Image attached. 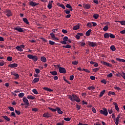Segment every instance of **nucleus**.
<instances>
[{"instance_id": "nucleus-27", "label": "nucleus", "mask_w": 125, "mask_h": 125, "mask_svg": "<svg viewBox=\"0 0 125 125\" xmlns=\"http://www.w3.org/2000/svg\"><path fill=\"white\" fill-rule=\"evenodd\" d=\"M115 22H118V23H120L121 25H123V26H125V21H116Z\"/></svg>"}, {"instance_id": "nucleus-57", "label": "nucleus", "mask_w": 125, "mask_h": 125, "mask_svg": "<svg viewBox=\"0 0 125 125\" xmlns=\"http://www.w3.org/2000/svg\"><path fill=\"white\" fill-rule=\"evenodd\" d=\"M92 112L96 114V109H95V108L94 107H92Z\"/></svg>"}, {"instance_id": "nucleus-6", "label": "nucleus", "mask_w": 125, "mask_h": 125, "mask_svg": "<svg viewBox=\"0 0 125 125\" xmlns=\"http://www.w3.org/2000/svg\"><path fill=\"white\" fill-rule=\"evenodd\" d=\"M29 4L30 6H32V7H34V6H37V5H39L40 3H37L36 2H34L33 1H30L29 2Z\"/></svg>"}, {"instance_id": "nucleus-33", "label": "nucleus", "mask_w": 125, "mask_h": 125, "mask_svg": "<svg viewBox=\"0 0 125 125\" xmlns=\"http://www.w3.org/2000/svg\"><path fill=\"white\" fill-rule=\"evenodd\" d=\"M79 29H80V25H76L73 28V30H79Z\"/></svg>"}, {"instance_id": "nucleus-3", "label": "nucleus", "mask_w": 125, "mask_h": 125, "mask_svg": "<svg viewBox=\"0 0 125 125\" xmlns=\"http://www.w3.org/2000/svg\"><path fill=\"white\" fill-rule=\"evenodd\" d=\"M25 45H21L20 46H17L16 47V49H17L18 51L22 52L23 51V48H24Z\"/></svg>"}, {"instance_id": "nucleus-15", "label": "nucleus", "mask_w": 125, "mask_h": 125, "mask_svg": "<svg viewBox=\"0 0 125 125\" xmlns=\"http://www.w3.org/2000/svg\"><path fill=\"white\" fill-rule=\"evenodd\" d=\"M113 105L115 106V109L117 111V112H119L120 111V108H119V106H118V104L117 103L114 102L113 103Z\"/></svg>"}, {"instance_id": "nucleus-22", "label": "nucleus", "mask_w": 125, "mask_h": 125, "mask_svg": "<svg viewBox=\"0 0 125 125\" xmlns=\"http://www.w3.org/2000/svg\"><path fill=\"white\" fill-rule=\"evenodd\" d=\"M41 61L43 62V63H45L46 62V58L44 56L42 57L41 58Z\"/></svg>"}, {"instance_id": "nucleus-35", "label": "nucleus", "mask_w": 125, "mask_h": 125, "mask_svg": "<svg viewBox=\"0 0 125 125\" xmlns=\"http://www.w3.org/2000/svg\"><path fill=\"white\" fill-rule=\"evenodd\" d=\"M104 31V32H106V31H108L109 30V27H108V25H105L104 28H103Z\"/></svg>"}, {"instance_id": "nucleus-32", "label": "nucleus", "mask_w": 125, "mask_h": 125, "mask_svg": "<svg viewBox=\"0 0 125 125\" xmlns=\"http://www.w3.org/2000/svg\"><path fill=\"white\" fill-rule=\"evenodd\" d=\"M108 96H111V95H115L116 94L114 92L109 91L107 93Z\"/></svg>"}, {"instance_id": "nucleus-20", "label": "nucleus", "mask_w": 125, "mask_h": 125, "mask_svg": "<svg viewBox=\"0 0 125 125\" xmlns=\"http://www.w3.org/2000/svg\"><path fill=\"white\" fill-rule=\"evenodd\" d=\"M22 21H23V22L24 23H25V24H26L27 25H29V21H28V19H27V18H23L22 19Z\"/></svg>"}, {"instance_id": "nucleus-31", "label": "nucleus", "mask_w": 125, "mask_h": 125, "mask_svg": "<svg viewBox=\"0 0 125 125\" xmlns=\"http://www.w3.org/2000/svg\"><path fill=\"white\" fill-rule=\"evenodd\" d=\"M2 118L6 120L7 122H9L10 121V118H8L6 115L2 116Z\"/></svg>"}, {"instance_id": "nucleus-1", "label": "nucleus", "mask_w": 125, "mask_h": 125, "mask_svg": "<svg viewBox=\"0 0 125 125\" xmlns=\"http://www.w3.org/2000/svg\"><path fill=\"white\" fill-rule=\"evenodd\" d=\"M68 98L70 100L72 101H76V102H77V103H79V102H81V100L80 99V98L79 97L77 96L76 95H69Z\"/></svg>"}, {"instance_id": "nucleus-37", "label": "nucleus", "mask_w": 125, "mask_h": 125, "mask_svg": "<svg viewBox=\"0 0 125 125\" xmlns=\"http://www.w3.org/2000/svg\"><path fill=\"white\" fill-rule=\"evenodd\" d=\"M88 89L89 90H91V89H92V90H93V89H95V86H91L88 87Z\"/></svg>"}, {"instance_id": "nucleus-29", "label": "nucleus", "mask_w": 125, "mask_h": 125, "mask_svg": "<svg viewBox=\"0 0 125 125\" xmlns=\"http://www.w3.org/2000/svg\"><path fill=\"white\" fill-rule=\"evenodd\" d=\"M27 98L28 99H30V100H34V99H35V97H34L32 95H28V96H27Z\"/></svg>"}, {"instance_id": "nucleus-58", "label": "nucleus", "mask_w": 125, "mask_h": 125, "mask_svg": "<svg viewBox=\"0 0 125 125\" xmlns=\"http://www.w3.org/2000/svg\"><path fill=\"white\" fill-rule=\"evenodd\" d=\"M8 109H10V111H14V108L12 106H9Z\"/></svg>"}, {"instance_id": "nucleus-11", "label": "nucleus", "mask_w": 125, "mask_h": 125, "mask_svg": "<svg viewBox=\"0 0 125 125\" xmlns=\"http://www.w3.org/2000/svg\"><path fill=\"white\" fill-rule=\"evenodd\" d=\"M88 44L89 46H92V47H95L96 46V42H88Z\"/></svg>"}, {"instance_id": "nucleus-23", "label": "nucleus", "mask_w": 125, "mask_h": 125, "mask_svg": "<svg viewBox=\"0 0 125 125\" xmlns=\"http://www.w3.org/2000/svg\"><path fill=\"white\" fill-rule=\"evenodd\" d=\"M105 91H106V90H103L102 91H101L100 92V94L99 95L100 98H101V97H102V96H103V95H104V94H105Z\"/></svg>"}, {"instance_id": "nucleus-17", "label": "nucleus", "mask_w": 125, "mask_h": 125, "mask_svg": "<svg viewBox=\"0 0 125 125\" xmlns=\"http://www.w3.org/2000/svg\"><path fill=\"white\" fill-rule=\"evenodd\" d=\"M120 118H121V115H118L116 119V122H115L116 125H119V122L120 121Z\"/></svg>"}, {"instance_id": "nucleus-54", "label": "nucleus", "mask_w": 125, "mask_h": 125, "mask_svg": "<svg viewBox=\"0 0 125 125\" xmlns=\"http://www.w3.org/2000/svg\"><path fill=\"white\" fill-rule=\"evenodd\" d=\"M63 41H65V42L68 41V37L65 36V37L63 38Z\"/></svg>"}, {"instance_id": "nucleus-50", "label": "nucleus", "mask_w": 125, "mask_h": 125, "mask_svg": "<svg viewBox=\"0 0 125 125\" xmlns=\"http://www.w3.org/2000/svg\"><path fill=\"white\" fill-rule=\"evenodd\" d=\"M72 63L73 65H78L79 64V62L77 61L72 62Z\"/></svg>"}, {"instance_id": "nucleus-39", "label": "nucleus", "mask_w": 125, "mask_h": 125, "mask_svg": "<svg viewBox=\"0 0 125 125\" xmlns=\"http://www.w3.org/2000/svg\"><path fill=\"white\" fill-rule=\"evenodd\" d=\"M109 37L111 38V39H115V38L116 37V36H115V35L112 34V33H109Z\"/></svg>"}, {"instance_id": "nucleus-12", "label": "nucleus", "mask_w": 125, "mask_h": 125, "mask_svg": "<svg viewBox=\"0 0 125 125\" xmlns=\"http://www.w3.org/2000/svg\"><path fill=\"white\" fill-rule=\"evenodd\" d=\"M52 3H53V0L49 1L47 5L48 9H51V8H52Z\"/></svg>"}, {"instance_id": "nucleus-44", "label": "nucleus", "mask_w": 125, "mask_h": 125, "mask_svg": "<svg viewBox=\"0 0 125 125\" xmlns=\"http://www.w3.org/2000/svg\"><path fill=\"white\" fill-rule=\"evenodd\" d=\"M49 44H51V45H54V44L55 43V42L52 41H49Z\"/></svg>"}, {"instance_id": "nucleus-60", "label": "nucleus", "mask_w": 125, "mask_h": 125, "mask_svg": "<svg viewBox=\"0 0 125 125\" xmlns=\"http://www.w3.org/2000/svg\"><path fill=\"white\" fill-rule=\"evenodd\" d=\"M74 78H75V77L74 76V75H71L70 76V81H73L74 80Z\"/></svg>"}, {"instance_id": "nucleus-34", "label": "nucleus", "mask_w": 125, "mask_h": 125, "mask_svg": "<svg viewBox=\"0 0 125 125\" xmlns=\"http://www.w3.org/2000/svg\"><path fill=\"white\" fill-rule=\"evenodd\" d=\"M110 48L112 51H116V47L114 45H111Z\"/></svg>"}, {"instance_id": "nucleus-45", "label": "nucleus", "mask_w": 125, "mask_h": 125, "mask_svg": "<svg viewBox=\"0 0 125 125\" xmlns=\"http://www.w3.org/2000/svg\"><path fill=\"white\" fill-rule=\"evenodd\" d=\"M87 27H88V28H91L92 27V25L91 24V23L89 22L86 24Z\"/></svg>"}, {"instance_id": "nucleus-42", "label": "nucleus", "mask_w": 125, "mask_h": 125, "mask_svg": "<svg viewBox=\"0 0 125 125\" xmlns=\"http://www.w3.org/2000/svg\"><path fill=\"white\" fill-rule=\"evenodd\" d=\"M11 117H13L14 118H16V115H15V113L14 112H12L10 115Z\"/></svg>"}, {"instance_id": "nucleus-5", "label": "nucleus", "mask_w": 125, "mask_h": 125, "mask_svg": "<svg viewBox=\"0 0 125 125\" xmlns=\"http://www.w3.org/2000/svg\"><path fill=\"white\" fill-rule=\"evenodd\" d=\"M11 75H12V76H14L15 80H17V79L19 78V74L15 71H12L11 72Z\"/></svg>"}, {"instance_id": "nucleus-63", "label": "nucleus", "mask_w": 125, "mask_h": 125, "mask_svg": "<svg viewBox=\"0 0 125 125\" xmlns=\"http://www.w3.org/2000/svg\"><path fill=\"white\" fill-rule=\"evenodd\" d=\"M32 111L33 112H37L38 109H37V108L34 107V108H32Z\"/></svg>"}, {"instance_id": "nucleus-38", "label": "nucleus", "mask_w": 125, "mask_h": 125, "mask_svg": "<svg viewBox=\"0 0 125 125\" xmlns=\"http://www.w3.org/2000/svg\"><path fill=\"white\" fill-rule=\"evenodd\" d=\"M48 109H49V110H51V111H52V112H56V111H57L56 108V109H54V108H52L50 107H48Z\"/></svg>"}, {"instance_id": "nucleus-40", "label": "nucleus", "mask_w": 125, "mask_h": 125, "mask_svg": "<svg viewBox=\"0 0 125 125\" xmlns=\"http://www.w3.org/2000/svg\"><path fill=\"white\" fill-rule=\"evenodd\" d=\"M32 92H33L34 94H39V92H38V91H37V89H33L32 90Z\"/></svg>"}, {"instance_id": "nucleus-25", "label": "nucleus", "mask_w": 125, "mask_h": 125, "mask_svg": "<svg viewBox=\"0 0 125 125\" xmlns=\"http://www.w3.org/2000/svg\"><path fill=\"white\" fill-rule=\"evenodd\" d=\"M109 36H110V33H106L104 35V39H109Z\"/></svg>"}, {"instance_id": "nucleus-10", "label": "nucleus", "mask_w": 125, "mask_h": 125, "mask_svg": "<svg viewBox=\"0 0 125 125\" xmlns=\"http://www.w3.org/2000/svg\"><path fill=\"white\" fill-rule=\"evenodd\" d=\"M22 100L24 103L26 105V106L30 105V104L29 103V101L28 100V99H27V98L23 97L22 99Z\"/></svg>"}, {"instance_id": "nucleus-26", "label": "nucleus", "mask_w": 125, "mask_h": 125, "mask_svg": "<svg viewBox=\"0 0 125 125\" xmlns=\"http://www.w3.org/2000/svg\"><path fill=\"white\" fill-rule=\"evenodd\" d=\"M50 74H51L53 76H57V71H50Z\"/></svg>"}, {"instance_id": "nucleus-9", "label": "nucleus", "mask_w": 125, "mask_h": 125, "mask_svg": "<svg viewBox=\"0 0 125 125\" xmlns=\"http://www.w3.org/2000/svg\"><path fill=\"white\" fill-rule=\"evenodd\" d=\"M5 13L8 17H10V16H12V12L10 10L7 9L6 10Z\"/></svg>"}, {"instance_id": "nucleus-30", "label": "nucleus", "mask_w": 125, "mask_h": 125, "mask_svg": "<svg viewBox=\"0 0 125 125\" xmlns=\"http://www.w3.org/2000/svg\"><path fill=\"white\" fill-rule=\"evenodd\" d=\"M40 81V78H34L33 80V83H38Z\"/></svg>"}, {"instance_id": "nucleus-21", "label": "nucleus", "mask_w": 125, "mask_h": 125, "mask_svg": "<svg viewBox=\"0 0 125 125\" xmlns=\"http://www.w3.org/2000/svg\"><path fill=\"white\" fill-rule=\"evenodd\" d=\"M65 7H67V8H69L70 11H73V8H72V6H71L70 4H67L65 5Z\"/></svg>"}, {"instance_id": "nucleus-47", "label": "nucleus", "mask_w": 125, "mask_h": 125, "mask_svg": "<svg viewBox=\"0 0 125 125\" xmlns=\"http://www.w3.org/2000/svg\"><path fill=\"white\" fill-rule=\"evenodd\" d=\"M19 97H23L24 96V93H20L18 95Z\"/></svg>"}, {"instance_id": "nucleus-16", "label": "nucleus", "mask_w": 125, "mask_h": 125, "mask_svg": "<svg viewBox=\"0 0 125 125\" xmlns=\"http://www.w3.org/2000/svg\"><path fill=\"white\" fill-rule=\"evenodd\" d=\"M83 7H84V8H85V9H89L91 6L89 4H83Z\"/></svg>"}, {"instance_id": "nucleus-19", "label": "nucleus", "mask_w": 125, "mask_h": 125, "mask_svg": "<svg viewBox=\"0 0 125 125\" xmlns=\"http://www.w3.org/2000/svg\"><path fill=\"white\" fill-rule=\"evenodd\" d=\"M56 110L58 112V114H60L61 115H62V114H63V111L61 110V109H60V108L57 107H56Z\"/></svg>"}, {"instance_id": "nucleus-59", "label": "nucleus", "mask_w": 125, "mask_h": 125, "mask_svg": "<svg viewBox=\"0 0 125 125\" xmlns=\"http://www.w3.org/2000/svg\"><path fill=\"white\" fill-rule=\"evenodd\" d=\"M50 35L51 38H52L53 39H54V38H55V35H54V33H50Z\"/></svg>"}, {"instance_id": "nucleus-49", "label": "nucleus", "mask_w": 125, "mask_h": 125, "mask_svg": "<svg viewBox=\"0 0 125 125\" xmlns=\"http://www.w3.org/2000/svg\"><path fill=\"white\" fill-rule=\"evenodd\" d=\"M82 71H84V72H86V73H90V71H89V70H88V69H86L85 68H83L82 69Z\"/></svg>"}, {"instance_id": "nucleus-53", "label": "nucleus", "mask_w": 125, "mask_h": 125, "mask_svg": "<svg viewBox=\"0 0 125 125\" xmlns=\"http://www.w3.org/2000/svg\"><path fill=\"white\" fill-rule=\"evenodd\" d=\"M101 83H104V84H106V83H107V81H106V80H105L104 79H103L101 81Z\"/></svg>"}, {"instance_id": "nucleus-14", "label": "nucleus", "mask_w": 125, "mask_h": 125, "mask_svg": "<svg viewBox=\"0 0 125 125\" xmlns=\"http://www.w3.org/2000/svg\"><path fill=\"white\" fill-rule=\"evenodd\" d=\"M43 117L44 118H51V115H50V114H49V113L47 112V113H45L43 114Z\"/></svg>"}, {"instance_id": "nucleus-48", "label": "nucleus", "mask_w": 125, "mask_h": 125, "mask_svg": "<svg viewBox=\"0 0 125 125\" xmlns=\"http://www.w3.org/2000/svg\"><path fill=\"white\" fill-rule=\"evenodd\" d=\"M15 111L17 115H20V114H21V113L20 112V111H19V110H17L15 109Z\"/></svg>"}, {"instance_id": "nucleus-7", "label": "nucleus", "mask_w": 125, "mask_h": 125, "mask_svg": "<svg viewBox=\"0 0 125 125\" xmlns=\"http://www.w3.org/2000/svg\"><path fill=\"white\" fill-rule=\"evenodd\" d=\"M59 72L60 73H62V74H66L67 71H66V69L64 67H60L59 68Z\"/></svg>"}, {"instance_id": "nucleus-64", "label": "nucleus", "mask_w": 125, "mask_h": 125, "mask_svg": "<svg viewBox=\"0 0 125 125\" xmlns=\"http://www.w3.org/2000/svg\"><path fill=\"white\" fill-rule=\"evenodd\" d=\"M93 70L94 72H97L98 71H99V68H94V69H93Z\"/></svg>"}, {"instance_id": "nucleus-52", "label": "nucleus", "mask_w": 125, "mask_h": 125, "mask_svg": "<svg viewBox=\"0 0 125 125\" xmlns=\"http://www.w3.org/2000/svg\"><path fill=\"white\" fill-rule=\"evenodd\" d=\"M114 88L116 90H118V91H120V90H122V89H121V88L118 87V86H115L114 87Z\"/></svg>"}, {"instance_id": "nucleus-28", "label": "nucleus", "mask_w": 125, "mask_h": 125, "mask_svg": "<svg viewBox=\"0 0 125 125\" xmlns=\"http://www.w3.org/2000/svg\"><path fill=\"white\" fill-rule=\"evenodd\" d=\"M78 43L81 46H84V45H85V42H79Z\"/></svg>"}, {"instance_id": "nucleus-2", "label": "nucleus", "mask_w": 125, "mask_h": 125, "mask_svg": "<svg viewBox=\"0 0 125 125\" xmlns=\"http://www.w3.org/2000/svg\"><path fill=\"white\" fill-rule=\"evenodd\" d=\"M27 57L29 59H32L34 62L38 61V57L37 56H33L31 54L27 55Z\"/></svg>"}, {"instance_id": "nucleus-51", "label": "nucleus", "mask_w": 125, "mask_h": 125, "mask_svg": "<svg viewBox=\"0 0 125 125\" xmlns=\"http://www.w3.org/2000/svg\"><path fill=\"white\" fill-rule=\"evenodd\" d=\"M7 60L8 61H12V57H8L7 58Z\"/></svg>"}, {"instance_id": "nucleus-13", "label": "nucleus", "mask_w": 125, "mask_h": 125, "mask_svg": "<svg viewBox=\"0 0 125 125\" xmlns=\"http://www.w3.org/2000/svg\"><path fill=\"white\" fill-rule=\"evenodd\" d=\"M18 66V64L17 63H11L8 65V67L10 68H16Z\"/></svg>"}, {"instance_id": "nucleus-46", "label": "nucleus", "mask_w": 125, "mask_h": 125, "mask_svg": "<svg viewBox=\"0 0 125 125\" xmlns=\"http://www.w3.org/2000/svg\"><path fill=\"white\" fill-rule=\"evenodd\" d=\"M40 72H41V70H40L39 68L35 69V72L36 73V74H40Z\"/></svg>"}, {"instance_id": "nucleus-55", "label": "nucleus", "mask_w": 125, "mask_h": 125, "mask_svg": "<svg viewBox=\"0 0 125 125\" xmlns=\"http://www.w3.org/2000/svg\"><path fill=\"white\" fill-rule=\"evenodd\" d=\"M62 32L63 34H67V33H68V31L65 29H62Z\"/></svg>"}, {"instance_id": "nucleus-56", "label": "nucleus", "mask_w": 125, "mask_h": 125, "mask_svg": "<svg viewBox=\"0 0 125 125\" xmlns=\"http://www.w3.org/2000/svg\"><path fill=\"white\" fill-rule=\"evenodd\" d=\"M90 79L92 80V81H94V80H95V77L93 76H91L90 77Z\"/></svg>"}, {"instance_id": "nucleus-61", "label": "nucleus", "mask_w": 125, "mask_h": 125, "mask_svg": "<svg viewBox=\"0 0 125 125\" xmlns=\"http://www.w3.org/2000/svg\"><path fill=\"white\" fill-rule=\"evenodd\" d=\"M65 12L66 14H70L71 11L70 10H67L65 11Z\"/></svg>"}, {"instance_id": "nucleus-41", "label": "nucleus", "mask_w": 125, "mask_h": 125, "mask_svg": "<svg viewBox=\"0 0 125 125\" xmlns=\"http://www.w3.org/2000/svg\"><path fill=\"white\" fill-rule=\"evenodd\" d=\"M62 47L64 48H71V45H63Z\"/></svg>"}, {"instance_id": "nucleus-36", "label": "nucleus", "mask_w": 125, "mask_h": 125, "mask_svg": "<svg viewBox=\"0 0 125 125\" xmlns=\"http://www.w3.org/2000/svg\"><path fill=\"white\" fill-rule=\"evenodd\" d=\"M93 17L94 19H98V17H99V15L98 14H94Z\"/></svg>"}, {"instance_id": "nucleus-4", "label": "nucleus", "mask_w": 125, "mask_h": 125, "mask_svg": "<svg viewBox=\"0 0 125 125\" xmlns=\"http://www.w3.org/2000/svg\"><path fill=\"white\" fill-rule=\"evenodd\" d=\"M100 113L104 116H108V111H107V109L106 108H104V110H101L100 111Z\"/></svg>"}, {"instance_id": "nucleus-24", "label": "nucleus", "mask_w": 125, "mask_h": 125, "mask_svg": "<svg viewBox=\"0 0 125 125\" xmlns=\"http://www.w3.org/2000/svg\"><path fill=\"white\" fill-rule=\"evenodd\" d=\"M91 29H89L86 33L85 35L86 37H89L90 36V33H91Z\"/></svg>"}, {"instance_id": "nucleus-62", "label": "nucleus", "mask_w": 125, "mask_h": 125, "mask_svg": "<svg viewBox=\"0 0 125 125\" xmlns=\"http://www.w3.org/2000/svg\"><path fill=\"white\" fill-rule=\"evenodd\" d=\"M66 42V41L63 40V41H61L60 42L61 43H62V44H67Z\"/></svg>"}, {"instance_id": "nucleus-8", "label": "nucleus", "mask_w": 125, "mask_h": 125, "mask_svg": "<svg viewBox=\"0 0 125 125\" xmlns=\"http://www.w3.org/2000/svg\"><path fill=\"white\" fill-rule=\"evenodd\" d=\"M14 30L18 31V32H20V33H23L24 32L23 28L20 27V26H17L16 27H14Z\"/></svg>"}, {"instance_id": "nucleus-43", "label": "nucleus", "mask_w": 125, "mask_h": 125, "mask_svg": "<svg viewBox=\"0 0 125 125\" xmlns=\"http://www.w3.org/2000/svg\"><path fill=\"white\" fill-rule=\"evenodd\" d=\"M64 120L66 121V122H70V121H71V118L69 117L65 118H64Z\"/></svg>"}, {"instance_id": "nucleus-18", "label": "nucleus", "mask_w": 125, "mask_h": 125, "mask_svg": "<svg viewBox=\"0 0 125 125\" xmlns=\"http://www.w3.org/2000/svg\"><path fill=\"white\" fill-rule=\"evenodd\" d=\"M102 63L104 64V65H105V66H108V67H111L112 66V64H111V63H109V62H102Z\"/></svg>"}]
</instances>
